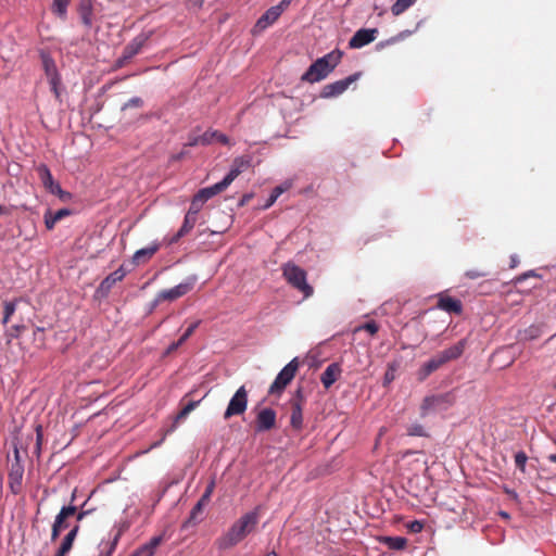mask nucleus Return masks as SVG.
<instances>
[{"label":"nucleus","mask_w":556,"mask_h":556,"mask_svg":"<svg viewBox=\"0 0 556 556\" xmlns=\"http://www.w3.org/2000/svg\"><path fill=\"white\" fill-rule=\"evenodd\" d=\"M488 276V271L482 269H469L465 273V277L468 279H478Z\"/></svg>","instance_id":"49530a36"},{"label":"nucleus","mask_w":556,"mask_h":556,"mask_svg":"<svg viewBox=\"0 0 556 556\" xmlns=\"http://www.w3.org/2000/svg\"><path fill=\"white\" fill-rule=\"evenodd\" d=\"M35 431H36V446H35V454L39 457L40 456V453H41V446H42V443H43V431H42V426L41 425H37L35 427Z\"/></svg>","instance_id":"58836bf2"},{"label":"nucleus","mask_w":556,"mask_h":556,"mask_svg":"<svg viewBox=\"0 0 556 556\" xmlns=\"http://www.w3.org/2000/svg\"><path fill=\"white\" fill-rule=\"evenodd\" d=\"M80 526L78 523H75L74 527L68 531V533L63 538L56 553L66 556L74 544V541L76 540V536L79 532Z\"/></svg>","instance_id":"412c9836"},{"label":"nucleus","mask_w":556,"mask_h":556,"mask_svg":"<svg viewBox=\"0 0 556 556\" xmlns=\"http://www.w3.org/2000/svg\"><path fill=\"white\" fill-rule=\"evenodd\" d=\"M70 214H71V211L67 208H61L55 213L48 211L45 214V225H46L47 229H49V230L53 229V227L55 226V224L58 222H60L65 216H68Z\"/></svg>","instance_id":"bb28decb"},{"label":"nucleus","mask_w":556,"mask_h":556,"mask_svg":"<svg viewBox=\"0 0 556 556\" xmlns=\"http://www.w3.org/2000/svg\"><path fill=\"white\" fill-rule=\"evenodd\" d=\"M501 515H502V517H504V518H508V517H509V516H508V514H507V513H505V511H502V513H501Z\"/></svg>","instance_id":"774afa93"},{"label":"nucleus","mask_w":556,"mask_h":556,"mask_svg":"<svg viewBox=\"0 0 556 556\" xmlns=\"http://www.w3.org/2000/svg\"><path fill=\"white\" fill-rule=\"evenodd\" d=\"M542 333L541 327L538 325H531L525 330L520 331V340L531 341L538 339Z\"/></svg>","instance_id":"2f4dec72"},{"label":"nucleus","mask_w":556,"mask_h":556,"mask_svg":"<svg viewBox=\"0 0 556 556\" xmlns=\"http://www.w3.org/2000/svg\"><path fill=\"white\" fill-rule=\"evenodd\" d=\"M50 84L51 91L55 96L56 99H60V86H61V77L55 79L48 80Z\"/></svg>","instance_id":"de8ad7c7"},{"label":"nucleus","mask_w":556,"mask_h":556,"mask_svg":"<svg viewBox=\"0 0 556 556\" xmlns=\"http://www.w3.org/2000/svg\"><path fill=\"white\" fill-rule=\"evenodd\" d=\"M190 337H188L186 333H184L179 340H178V344H184Z\"/></svg>","instance_id":"680f3d73"},{"label":"nucleus","mask_w":556,"mask_h":556,"mask_svg":"<svg viewBox=\"0 0 556 556\" xmlns=\"http://www.w3.org/2000/svg\"><path fill=\"white\" fill-rule=\"evenodd\" d=\"M188 3L192 8L200 9L203 5L204 0H188Z\"/></svg>","instance_id":"6e6d98bb"},{"label":"nucleus","mask_w":556,"mask_h":556,"mask_svg":"<svg viewBox=\"0 0 556 556\" xmlns=\"http://www.w3.org/2000/svg\"><path fill=\"white\" fill-rule=\"evenodd\" d=\"M467 345V340L462 339L456 344L445 349L433 357H431L428 362H426L417 371V378L419 381L426 380L432 372L438 370L444 364L457 359L462 356Z\"/></svg>","instance_id":"f03ea898"},{"label":"nucleus","mask_w":556,"mask_h":556,"mask_svg":"<svg viewBox=\"0 0 556 556\" xmlns=\"http://www.w3.org/2000/svg\"><path fill=\"white\" fill-rule=\"evenodd\" d=\"M305 404V399L302 391L299 389L294 396L290 400L291 405V416H290V425L291 427L300 431L303 428V407Z\"/></svg>","instance_id":"f8f14e48"},{"label":"nucleus","mask_w":556,"mask_h":556,"mask_svg":"<svg viewBox=\"0 0 556 556\" xmlns=\"http://www.w3.org/2000/svg\"><path fill=\"white\" fill-rule=\"evenodd\" d=\"M282 191L283 190L280 187H276L273 190L270 197L268 198L267 203L265 204V207L267 208V207L271 206L276 202L278 197L282 193Z\"/></svg>","instance_id":"09e8293b"},{"label":"nucleus","mask_w":556,"mask_h":556,"mask_svg":"<svg viewBox=\"0 0 556 556\" xmlns=\"http://www.w3.org/2000/svg\"><path fill=\"white\" fill-rule=\"evenodd\" d=\"M203 204L204 202H202L201 200H199L197 195H194L187 213L198 217V214L201 211Z\"/></svg>","instance_id":"a19ab883"},{"label":"nucleus","mask_w":556,"mask_h":556,"mask_svg":"<svg viewBox=\"0 0 556 556\" xmlns=\"http://www.w3.org/2000/svg\"><path fill=\"white\" fill-rule=\"evenodd\" d=\"M15 312V303L14 302H5L4 303V315H3V320L2 323L4 325H7L10 320V317L14 314Z\"/></svg>","instance_id":"a18cd8bd"},{"label":"nucleus","mask_w":556,"mask_h":556,"mask_svg":"<svg viewBox=\"0 0 556 556\" xmlns=\"http://www.w3.org/2000/svg\"><path fill=\"white\" fill-rule=\"evenodd\" d=\"M378 35L377 28H361L358 29L349 41L351 49H359L372 42Z\"/></svg>","instance_id":"2eb2a0df"},{"label":"nucleus","mask_w":556,"mask_h":556,"mask_svg":"<svg viewBox=\"0 0 556 556\" xmlns=\"http://www.w3.org/2000/svg\"><path fill=\"white\" fill-rule=\"evenodd\" d=\"M214 489H215V481L211 480L208 482V484L206 485V489H205L204 493L202 494V496L200 497L199 501H201L202 503L207 505L210 500H211V496H212V494L214 492Z\"/></svg>","instance_id":"79ce46f5"},{"label":"nucleus","mask_w":556,"mask_h":556,"mask_svg":"<svg viewBox=\"0 0 556 556\" xmlns=\"http://www.w3.org/2000/svg\"><path fill=\"white\" fill-rule=\"evenodd\" d=\"M122 534H123V530L119 529V530H117V532L114 534V536L112 539H109L108 541H102L99 544V555L98 556H112L116 549V546L119 542Z\"/></svg>","instance_id":"5701e85b"},{"label":"nucleus","mask_w":556,"mask_h":556,"mask_svg":"<svg viewBox=\"0 0 556 556\" xmlns=\"http://www.w3.org/2000/svg\"><path fill=\"white\" fill-rule=\"evenodd\" d=\"M37 172L39 174V177H40L41 182L45 186V188H51L53 186L54 180H53L52 174H51L50 169L48 168V166L45 164H40L37 167Z\"/></svg>","instance_id":"473e14b6"},{"label":"nucleus","mask_w":556,"mask_h":556,"mask_svg":"<svg viewBox=\"0 0 556 556\" xmlns=\"http://www.w3.org/2000/svg\"><path fill=\"white\" fill-rule=\"evenodd\" d=\"M415 1L416 0H396L391 8L392 14L399 16L400 14L404 13L409 7H412L415 3Z\"/></svg>","instance_id":"c9c22d12"},{"label":"nucleus","mask_w":556,"mask_h":556,"mask_svg":"<svg viewBox=\"0 0 556 556\" xmlns=\"http://www.w3.org/2000/svg\"><path fill=\"white\" fill-rule=\"evenodd\" d=\"M406 433H407V435H410V437H427L428 435L425 427L420 424H413V425L408 426Z\"/></svg>","instance_id":"4c0bfd02"},{"label":"nucleus","mask_w":556,"mask_h":556,"mask_svg":"<svg viewBox=\"0 0 556 556\" xmlns=\"http://www.w3.org/2000/svg\"><path fill=\"white\" fill-rule=\"evenodd\" d=\"M15 462L11 465L9 475H8V484L11 492L15 495L20 494L23 490V475H24V466L20 459L18 450L14 451Z\"/></svg>","instance_id":"1a4fd4ad"},{"label":"nucleus","mask_w":556,"mask_h":556,"mask_svg":"<svg viewBox=\"0 0 556 556\" xmlns=\"http://www.w3.org/2000/svg\"><path fill=\"white\" fill-rule=\"evenodd\" d=\"M527 460L528 456L523 451H519L515 454V465L523 473L526 472Z\"/></svg>","instance_id":"ea45409f"},{"label":"nucleus","mask_w":556,"mask_h":556,"mask_svg":"<svg viewBox=\"0 0 556 556\" xmlns=\"http://www.w3.org/2000/svg\"><path fill=\"white\" fill-rule=\"evenodd\" d=\"M438 307L447 313L459 315L463 312V304L459 300L448 295H440Z\"/></svg>","instance_id":"6ab92c4d"},{"label":"nucleus","mask_w":556,"mask_h":556,"mask_svg":"<svg viewBox=\"0 0 556 556\" xmlns=\"http://www.w3.org/2000/svg\"><path fill=\"white\" fill-rule=\"evenodd\" d=\"M201 324V320H195L194 323H192L184 333H186L188 337H191L193 334V332L195 331V329L199 327V325Z\"/></svg>","instance_id":"3c124183"},{"label":"nucleus","mask_w":556,"mask_h":556,"mask_svg":"<svg viewBox=\"0 0 556 556\" xmlns=\"http://www.w3.org/2000/svg\"><path fill=\"white\" fill-rule=\"evenodd\" d=\"M279 16V8L271 7L258 18L256 27L260 29H265L266 27L275 23Z\"/></svg>","instance_id":"393cba45"},{"label":"nucleus","mask_w":556,"mask_h":556,"mask_svg":"<svg viewBox=\"0 0 556 556\" xmlns=\"http://www.w3.org/2000/svg\"><path fill=\"white\" fill-rule=\"evenodd\" d=\"M159 249H160V243L154 242V243L150 244L149 247H146V248H142V249L136 251L132 256V263L135 265H140V264L147 263L159 251Z\"/></svg>","instance_id":"aec40b11"},{"label":"nucleus","mask_w":556,"mask_h":556,"mask_svg":"<svg viewBox=\"0 0 556 556\" xmlns=\"http://www.w3.org/2000/svg\"><path fill=\"white\" fill-rule=\"evenodd\" d=\"M548 459H549L551 462H553V463H556V454H551V455L548 456Z\"/></svg>","instance_id":"e2e57ef3"},{"label":"nucleus","mask_w":556,"mask_h":556,"mask_svg":"<svg viewBox=\"0 0 556 556\" xmlns=\"http://www.w3.org/2000/svg\"><path fill=\"white\" fill-rule=\"evenodd\" d=\"M181 344H178V341L173 342L165 351L164 355H169L175 352Z\"/></svg>","instance_id":"864d4df0"},{"label":"nucleus","mask_w":556,"mask_h":556,"mask_svg":"<svg viewBox=\"0 0 556 556\" xmlns=\"http://www.w3.org/2000/svg\"><path fill=\"white\" fill-rule=\"evenodd\" d=\"M142 43H143V40H141V39H135L130 43H128L124 48L122 59L118 60L119 65H122L124 62L130 60L136 54H138L139 51L141 50Z\"/></svg>","instance_id":"a878e982"},{"label":"nucleus","mask_w":556,"mask_h":556,"mask_svg":"<svg viewBox=\"0 0 556 556\" xmlns=\"http://www.w3.org/2000/svg\"><path fill=\"white\" fill-rule=\"evenodd\" d=\"M40 59L42 62V67L45 71V74L47 76V79H55L60 78V74L56 68V64L54 60L51 58V55L45 51L40 52Z\"/></svg>","instance_id":"4be33fe9"},{"label":"nucleus","mask_w":556,"mask_h":556,"mask_svg":"<svg viewBox=\"0 0 556 556\" xmlns=\"http://www.w3.org/2000/svg\"><path fill=\"white\" fill-rule=\"evenodd\" d=\"M213 137H217L218 141L223 144H227L229 139L226 135L217 131V130H207L201 136H195L190 138L189 142L186 144L187 147H195L199 144L207 146L213 142Z\"/></svg>","instance_id":"dca6fc26"},{"label":"nucleus","mask_w":556,"mask_h":556,"mask_svg":"<svg viewBox=\"0 0 556 556\" xmlns=\"http://www.w3.org/2000/svg\"><path fill=\"white\" fill-rule=\"evenodd\" d=\"M529 276H535V274L533 271H529V273L522 274L521 276H519L517 278V281H521V280L526 279Z\"/></svg>","instance_id":"bf43d9fd"},{"label":"nucleus","mask_w":556,"mask_h":556,"mask_svg":"<svg viewBox=\"0 0 556 556\" xmlns=\"http://www.w3.org/2000/svg\"><path fill=\"white\" fill-rule=\"evenodd\" d=\"M70 3L71 0H53L51 11L53 14L64 20L66 17L67 7Z\"/></svg>","instance_id":"7c9ffc66"},{"label":"nucleus","mask_w":556,"mask_h":556,"mask_svg":"<svg viewBox=\"0 0 556 556\" xmlns=\"http://www.w3.org/2000/svg\"><path fill=\"white\" fill-rule=\"evenodd\" d=\"M407 528L412 533H419L424 529V523L421 521L414 520L407 525Z\"/></svg>","instance_id":"8fccbe9b"},{"label":"nucleus","mask_w":556,"mask_h":556,"mask_svg":"<svg viewBox=\"0 0 556 556\" xmlns=\"http://www.w3.org/2000/svg\"><path fill=\"white\" fill-rule=\"evenodd\" d=\"M248 166V162L243 161L242 159H236L233 161V164L229 170V173L224 177V179L211 187L203 188L199 190L195 195L201 200L202 202H206L214 195L223 192L226 190L231 182L243 172V169Z\"/></svg>","instance_id":"20e7f679"},{"label":"nucleus","mask_w":556,"mask_h":556,"mask_svg":"<svg viewBox=\"0 0 556 556\" xmlns=\"http://www.w3.org/2000/svg\"><path fill=\"white\" fill-rule=\"evenodd\" d=\"M282 276L294 289L303 293L307 299L313 295L314 289L306 281V271L294 263L288 262L282 265Z\"/></svg>","instance_id":"39448f33"},{"label":"nucleus","mask_w":556,"mask_h":556,"mask_svg":"<svg viewBox=\"0 0 556 556\" xmlns=\"http://www.w3.org/2000/svg\"><path fill=\"white\" fill-rule=\"evenodd\" d=\"M76 515V506H63L59 514L55 516L54 522L51 527V541H55L61 532L70 527V519Z\"/></svg>","instance_id":"9d476101"},{"label":"nucleus","mask_w":556,"mask_h":556,"mask_svg":"<svg viewBox=\"0 0 556 556\" xmlns=\"http://www.w3.org/2000/svg\"><path fill=\"white\" fill-rule=\"evenodd\" d=\"M289 0H282L279 4L275 5L274 8H279V14L283 12V10L289 5Z\"/></svg>","instance_id":"4d7b16f0"},{"label":"nucleus","mask_w":556,"mask_h":556,"mask_svg":"<svg viewBox=\"0 0 556 556\" xmlns=\"http://www.w3.org/2000/svg\"><path fill=\"white\" fill-rule=\"evenodd\" d=\"M5 213V207L0 205V215L4 214Z\"/></svg>","instance_id":"69168bd1"},{"label":"nucleus","mask_w":556,"mask_h":556,"mask_svg":"<svg viewBox=\"0 0 556 556\" xmlns=\"http://www.w3.org/2000/svg\"><path fill=\"white\" fill-rule=\"evenodd\" d=\"M253 197H254L253 193L243 194V197L241 198V200L239 202V205L243 206V205L248 204L253 199Z\"/></svg>","instance_id":"603ef678"},{"label":"nucleus","mask_w":556,"mask_h":556,"mask_svg":"<svg viewBox=\"0 0 556 556\" xmlns=\"http://www.w3.org/2000/svg\"><path fill=\"white\" fill-rule=\"evenodd\" d=\"M126 276V270L123 266L117 268L115 271L111 273L109 276H106L101 283L99 285L97 292L101 294L102 296H105L110 293L113 286L122 281L124 277Z\"/></svg>","instance_id":"f3484780"},{"label":"nucleus","mask_w":556,"mask_h":556,"mask_svg":"<svg viewBox=\"0 0 556 556\" xmlns=\"http://www.w3.org/2000/svg\"><path fill=\"white\" fill-rule=\"evenodd\" d=\"M342 369L339 363H331L327 366L320 376V381L326 390H328L341 376Z\"/></svg>","instance_id":"a211bd4d"},{"label":"nucleus","mask_w":556,"mask_h":556,"mask_svg":"<svg viewBox=\"0 0 556 556\" xmlns=\"http://www.w3.org/2000/svg\"><path fill=\"white\" fill-rule=\"evenodd\" d=\"M194 283H195V278L193 277V278H188L186 281L175 286L174 288L161 290L157 293L155 301L156 302L175 301V300L186 295L187 293H189L193 289Z\"/></svg>","instance_id":"9b49d317"},{"label":"nucleus","mask_w":556,"mask_h":556,"mask_svg":"<svg viewBox=\"0 0 556 556\" xmlns=\"http://www.w3.org/2000/svg\"><path fill=\"white\" fill-rule=\"evenodd\" d=\"M200 401H190L187 405H185L181 410L175 417V424L169 431H173L176 427V424L180 420L185 419L198 405Z\"/></svg>","instance_id":"f704fd0d"},{"label":"nucleus","mask_w":556,"mask_h":556,"mask_svg":"<svg viewBox=\"0 0 556 556\" xmlns=\"http://www.w3.org/2000/svg\"><path fill=\"white\" fill-rule=\"evenodd\" d=\"M198 217L191 214H186L184 223L177 233L170 239V243H176L180 238L188 235L197 224Z\"/></svg>","instance_id":"b1692460"},{"label":"nucleus","mask_w":556,"mask_h":556,"mask_svg":"<svg viewBox=\"0 0 556 556\" xmlns=\"http://www.w3.org/2000/svg\"><path fill=\"white\" fill-rule=\"evenodd\" d=\"M248 407V391L244 386H241L230 399L227 408L224 413V419L228 420L233 416L244 414Z\"/></svg>","instance_id":"6e6552de"},{"label":"nucleus","mask_w":556,"mask_h":556,"mask_svg":"<svg viewBox=\"0 0 556 556\" xmlns=\"http://www.w3.org/2000/svg\"><path fill=\"white\" fill-rule=\"evenodd\" d=\"M518 262H519V261H518V257H517L516 255H513V256L510 257V268L516 267V266H517V264H518Z\"/></svg>","instance_id":"052dcab7"},{"label":"nucleus","mask_w":556,"mask_h":556,"mask_svg":"<svg viewBox=\"0 0 556 556\" xmlns=\"http://www.w3.org/2000/svg\"><path fill=\"white\" fill-rule=\"evenodd\" d=\"M185 156V152H180L177 156H175V160H180Z\"/></svg>","instance_id":"0e129e2a"},{"label":"nucleus","mask_w":556,"mask_h":556,"mask_svg":"<svg viewBox=\"0 0 556 556\" xmlns=\"http://www.w3.org/2000/svg\"><path fill=\"white\" fill-rule=\"evenodd\" d=\"M265 556H278V555L276 554V552H270V553L266 554Z\"/></svg>","instance_id":"338daca9"},{"label":"nucleus","mask_w":556,"mask_h":556,"mask_svg":"<svg viewBox=\"0 0 556 556\" xmlns=\"http://www.w3.org/2000/svg\"><path fill=\"white\" fill-rule=\"evenodd\" d=\"M277 414L270 407L262 408L254 421L255 432H266L276 427Z\"/></svg>","instance_id":"ddd939ff"},{"label":"nucleus","mask_w":556,"mask_h":556,"mask_svg":"<svg viewBox=\"0 0 556 556\" xmlns=\"http://www.w3.org/2000/svg\"><path fill=\"white\" fill-rule=\"evenodd\" d=\"M48 189L50 190L51 193H54V194H56V193L59 194V193L62 192V189H61L60 185L55 184L54 181H53V186L51 188H48Z\"/></svg>","instance_id":"13d9d810"},{"label":"nucleus","mask_w":556,"mask_h":556,"mask_svg":"<svg viewBox=\"0 0 556 556\" xmlns=\"http://www.w3.org/2000/svg\"><path fill=\"white\" fill-rule=\"evenodd\" d=\"M399 368L396 363L388 364L387 370L383 376V387L389 386L395 379V372Z\"/></svg>","instance_id":"e433bc0d"},{"label":"nucleus","mask_w":556,"mask_h":556,"mask_svg":"<svg viewBox=\"0 0 556 556\" xmlns=\"http://www.w3.org/2000/svg\"><path fill=\"white\" fill-rule=\"evenodd\" d=\"M258 521L260 508L256 507L235 521L230 528L215 541V545L222 551H226L238 545L254 531Z\"/></svg>","instance_id":"f257e3e1"},{"label":"nucleus","mask_w":556,"mask_h":556,"mask_svg":"<svg viewBox=\"0 0 556 556\" xmlns=\"http://www.w3.org/2000/svg\"><path fill=\"white\" fill-rule=\"evenodd\" d=\"M342 52L333 50L326 55L317 59L302 75L301 79L311 84L325 79L340 63Z\"/></svg>","instance_id":"7ed1b4c3"},{"label":"nucleus","mask_w":556,"mask_h":556,"mask_svg":"<svg viewBox=\"0 0 556 556\" xmlns=\"http://www.w3.org/2000/svg\"><path fill=\"white\" fill-rule=\"evenodd\" d=\"M88 515V510H81V511H77L76 510V515L74 516L76 518V523L79 525V522Z\"/></svg>","instance_id":"5fc2aeb1"},{"label":"nucleus","mask_w":556,"mask_h":556,"mask_svg":"<svg viewBox=\"0 0 556 556\" xmlns=\"http://www.w3.org/2000/svg\"><path fill=\"white\" fill-rule=\"evenodd\" d=\"M455 396L452 392L426 396L420 404V416L426 417L431 413L443 412L452 407Z\"/></svg>","instance_id":"423d86ee"},{"label":"nucleus","mask_w":556,"mask_h":556,"mask_svg":"<svg viewBox=\"0 0 556 556\" xmlns=\"http://www.w3.org/2000/svg\"><path fill=\"white\" fill-rule=\"evenodd\" d=\"M365 330L369 332L371 336L376 334L379 330V326L376 321L371 320L368 323H365L364 325L359 326L355 329V331Z\"/></svg>","instance_id":"37998d69"},{"label":"nucleus","mask_w":556,"mask_h":556,"mask_svg":"<svg viewBox=\"0 0 556 556\" xmlns=\"http://www.w3.org/2000/svg\"><path fill=\"white\" fill-rule=\"evenodd\" d=\"M78 12H79L83 23L86 26H91V24H92L91 0H80L79 5H78Z\"/></svg>","instance_id":"c85d7f7f"},{"label":"nucleus","mask_w":556,"mask_h":556,"mask_svg":"<svg viewBox=\"0 0 556 556\" xmlns=\"http://www.w3.org/2000/svg\"><path fill=\"white\" fill-rule=\"evenodd\" d=\"M205 506H206V504L202 503L201 501H198V503L191 509L190 516L185 521L182 528H188L189 526L197 525L201 520V515H202Z\"/></svg>","instance_id":"c756f323"},{"label":"nucleus","mask_w":556,"mask_h":556,"mask_svg":"<svg viewBox=\"0 0 556 556\" xmlns=\"http://www.w3.org/2000/svg\"><path fill=\"white\" fill-rule=\"evenodd\" d=\"M142 106H143V100L139 97H134V98L129 99L126 103H124V105L122 106V110L125 111L127 109H132V108L139 109Z\"/></svg>","instance_id":"c03bdc74"},{"label":"nucleus","mask_w":556,"mask_h":556,"mask_svg":"<svg viewBox=\"0 0 556 556\" xmlns=\"http://www.w3.org/2000/svg\"><path fill=\"white\" fill-rule=\"evenodd\" d=\"M383 542L389 548L396 551L403 549L407 544V540L403 536H386Z\"/></svg>","instance_id":"72a5a7b5"},{"label":"nucleus","mask_w":556,"mask_h":556,"mask_svg":"<svg viewBox=\"0 0 556 556\" xmlns=\"http://www.w3.org/2000/svg\"><path fill=\"white\" fill-rule=\"evenodd\" d=\"M300 363L298 358H293L289 362L277 375L276 379L269 387V394H280L286 387L293 380L298 370Z\"/></svg>","instance_id":"0eeeda50"},{"label":"nucleus","mask_w":556,"mask_h":556,"mask_svg":"<svg viewBox=\"0 0 556 556\" xmlns=\"http://www.w3.org/2000/svg\"><path fill=\"white\" fill-rule=\"evenodd\" d=\"M164 541V536L163 535H156V536H153L148 543H146L144 545H142L136 553H134L132 555H140V554H146L147 556H153L156 547Z\"/></svg>","instance_id":"cd10ccee"},{"label":"nucleus","mask_w":556,"mask_h":556,"mask_svg":"<svg viewBox=\"0 0 556 556\" xmlns=\"http://www.w3.org/2000/svg\"><path fill=\"white\" fill-rule=\"evenodd\" d=\"M358 78V75L357 74H353V75H350L349 77L344 78V79H341V80H337L334 83H331V84H328V85H325L323 87V90H321V93L320 96L323 98H332V97H337V96H340L341 93H343L351 84H353L356 79Z\"/></svg>","instance_id":"4468645a"}]
</instances>
